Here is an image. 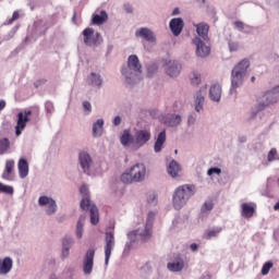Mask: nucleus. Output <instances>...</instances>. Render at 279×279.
Instances as JSON below:
<instances>
[{"instance_id":"f257e3e1","label":"nucleus","mask_w":279,"mask_h":279,"mask_svg":"<svg viewBox=\"0 0 279 279\" xmlns=\"http://www.w3.org/2000/svg\"><path fill=\"white\" fill-rule=\"evenodd\" d=\"M250 69V60H241L231 71V87L229 94L232 97H236V88H241V85L247 77V70Z\"/></svg>"},{"instance_id":"f03ea898","label":"nucleus","mask_w":279,"mask_h":279,"mask_svg":"<svg viewBox=\"0 0 279 279\" xmlns=\"http://www.w3.org/2000/svg\"><path fill=\"white\" fill-rule=\"evenodd\" d=\"M121 73L126 84H136L143 73V65L141 64V60H138V56H129L128 64L122 66Z\"/></svg>"},{"instance_id":"7ed1b4c3","label":"nucleus","mask_w":279,"mask_h":279,"mask_svg":"<svg viewBox=\"0 0 279 279\" xmlns=\"http://www.w3.org/2000/svg\"><path fill=\"white\" fill-rule=\"evenodd\" d=\"M195 193H197V189L194 184H183L178 186L172 194L173 208L175 210H182Z\"/></svg>"},{"instance_id":"20e7f679","label":"nucleus","mask_w":279,"mask_h":279,"mask_svg":"<svg viewBox=\"0 0 279 279\" xmlns=\"http://www.w3.org/2000/svg\"><path fill=\"white\" fill-rule=\"evenodd\" d=\"M80 193L83 195L81 201L82 210H89L90 225L97 226L99 223V209L95 204L90 203V196L88 195V185L83 184L80 187Z\"/></svg>"},{"instance_id":"39448f33","label":"nucleus","mask_w":279,"mask_h":279,"mask_svg":"<svg viewBox=\"0 0 279 279\" xmlns=\"http://www.w3.org/2000/svg\"><path fill=\"white\" fill-rule=\"evenodd\" d=\"M84 44L87 47H99L104 43L101 33L95 32V28L87 27L82 32Z\"/></svg>"},{"instance_id":"423d86ee","label":"nucleus","mask_w":279,"mask_h":279,"mask_svg":"<svg viewBox=\"0 0 279 279\" xmlns=\"http://www.w3.org/2000/svg\"><path fill=\"white\" fill-rule=\"evenodd\" d=\"M279 97V85L275 86L271 90L266 92L263 96L264 101L258 102L256 106V112H253V117H256L258 112L263 111L264 108H267V106L271 104H276L278 101Z\"/></svg>"},{"instance_id":"0eeeda50","label":"nucleus","mask_w":279,"mask_h":279,"mask_svg":"<svg viewBox=\"0 0 279 279\" xmlns=\"http://www.w3.org/2000/svg\"><path fill=\"white\" fill-rule=\"evenodd\" d=\"M38 206L46 207V215H48V217L58 213V204L56 203V199L49 196H40L38 198Z\"/></svg>"},{"instance_id":"6e6552de","label":"nucleus","mask_w":279,"mask_h":279,"mask_svg":"<svg viewBox=\"0 0 279 279\" xmlns=\"http://www.w3.org/2000/svg\"><path fill=\"white\" fill-rule=\"evenodd\" d=\"M114 232L107 231L105 233V265L110 263V256H112V250H114Z\"/></svg>"},{"instance_id":"1a4fd4ad","label":"nucleus","mask_w":279,"mask_h":279,"mask_svg":"<svg viewBox=\"0 0 279 279\" xmlns=\"http://www.w3.org/2000/svg\"><path fill=\"white\" fill-rule=\"evenodd\" d=\"M134 138L136 149H141V147H145V145L151 141V131L147 129L137 130L134 134Z\"/></svg>"},{"instance_id":"9d476101","label":"nucleus","mask_w":279,"mask_h":279,"mask_svg":"<svg viewBox=\"0 0 279 279\" xmlns=\"http://www.w3.org/2000/svg\"><path fill=\"white\" fill-rule=\"evenodd\" d=\"M95 265V248H89L85 253L83 258V274L90 276L93 274V267Z\"/></svg>"},{"instance_id":"9b49d317","label":"nucleus","mask_w":279,"mask_h":279,"mask_svg":"<svg viewBox=\"0 0 279 279\" xmlns=\"http://www.w3.org/2000/svg\"><path fill=\"white\" fill-rule=\"evenodd\" d=\"M129 242L131 243H147V241H149V239H151V235L148 234L146 231H144L143 229H136L133 231H130L126 234Z\"/></svg>"},{"instance_id":"f8f14e48","label":"nucleus","mask_w":279,"mask_h":279,"mask_svg":"<svg viewBox=\"0 0 279 279\" xmlns=\"http://www.w3.org/2000/svg\"><path fill=\"white\" fill-rule=\"evenodd\" d=\"M78 162L83 170V173L90 175V167H93V157L87 151H81L78 154Z\"/></svg>"},{"instance_id":"ddd939ff","label":"nucleus","mask_w":279,"mask_h":279,"mask_svg":"<svg viewBox=\"0 0 279 279\" xmlns=\"http://www.w3.org/2000/svg\"><path fill=\"white\" fill-rule=\"evenodd\" d=\"M29 114H32V110H25L24 112L21 111L17 113V123L15 126L16 136H20L21 132L25 130V126L27 125V121H29Z\"/></svg>"},{"instance_id":"4468645a","label":"nucleus","mask_w":279,"mask_h":279,"mask_svg":"<svg viewBox=\"0 0 279 279\" xmlns=\"http://www.w3.org/2000/svg\"><path fill=\"white\" fill-rule=\"evenodd\" d=\"M165 71L166 74L169 75V77H178L180 75V72L182 71V64L175 60H169L165 64Z\"/></svg>"},{"instance_id":"2eb2a0df","label":"nucleus","mask_w":279,"mask_h":279,"mask_svg":"<svg viewBox=\"0 0 279 279\" xmlns=\"http://www.w3.org/2000/svg\"><path fill=\"white\" fill-rule=\"evenodd\" d=\"M161 123L167 128H178L182 123V116L175 113H167L161 117Z\"/></svg>"},{"instance_id":"dca6fc26","label":"nucleus","mask_w":279,"mask_h":279,"mask_svg":"<svg viewBox=\"0 0 279 279\" xmlns=\"http://www.w3.org/2000/svg\"><path fill=\"white\" fill-rule=\"evenodd\" d=\"M193 44L196 47V56L198 58H207V56H210V47L206 46L202 38L195 37Z\"/></svg>"},{"instance_id":"f3484780","label":"nucleus","mask_w":279,"mask_h":279,"mask_svg":"<svg viewBox=\"0 0 279 279\" xmlns=\"http://www.w3.org/2000/svg\"><path fill=\"white\" fill-rule=\"evenodd\" d=\"M129 171L131 172L134 182H143V180H145V173L147 172L145 165L143 163H136Z\"/></svg>"},{"instance_id":"a211bd4d","label":"nucleus","mask_w":279,"mask_h":279,"mask_svg":"<svg viewBox=\"0 0 279 279\" xmlns=\"http://www.w3.org/2000/svg\"><path fill=\"white\" fill-rule=\"evenodd\" d=\"M184 266H185L184 257L179 254L174 257L173 262H170L167 264V269L175 274L178 271H182V269H184Z\"/></svg>"},{"instance_id":"6ab92c4d","label":"nucleus","mask_w":279,"mask_h":279,"mask_svg":"<svg viewBox=\"0 0 279 279\" xmlns=\"http://www.w3.org/2000/svg\"><path fill=\"white\" fill-rule=\"evenodd\" d=\"M87 84L93 88L99 89L104 86V77L99 73L90 72L89 75L87 76Z\"/></svg>"},{"instance_id":"aec40b11","label":"nucleus","mask_w":279,"mask_h":279,"mask_svg":"<svg viewBox=\"0 0 279 279\" xmlns=\"http://www.w3.org/2000/svg\"><path fill=\"white\" fill-rule=\"evenodd\" d=\"M2 180H7L8 182H12L14 180V160L8 159L5 161L4 170L1 175Z\"/></svg>"},{"instance_id":"412c9836","label":"nucleus","mask_w":279,"mask_h":279,"mask_svg":"<svg viewBox=\"0 0 279 279\" xmlns=\"http://www.w3.org/2000/svg\"><path fill=\"white\" fill-rule=\"evenodd\" d=\"M47 29H49L47 23L43 20H38L33 25V36H35V38H40V36L47 34Z\"/></svg>"},{"instance_id":"4be33fe9","label":"nucleus","mask_w":279,"mask_h":279,"mask_svg":"<svg viewBox=\"0 0 279 279\" xmlns=\"http://www.w3.org/2000/svg\"><path fill=\"white\" fill-rule=\"evenodd\" d=\"M169 27L173 36H179L182 34V29H184V20L182 17H174L170 21Z\"/></svg>"},{"instance_id":"5701e85b","label":"nucleus","mask_w":279,"mask_h":279,"mask_svg":"<svg viewBox=\"0 0 279 279\" xmlns=\"http://www.w3.org/2000/svg\"><path fill=\"white\" fill-rule=\"evenodd\" d=\"M135 36L137 38H144V40H147V43H156V35L147 27L137 29L135 32Z\"/></svg>"},{"instance_id":"b1692460","label":"nucleus","mask_w":279,"mask_h":279,"mask_svg":"<svg viewBox=\"0 0 279 279\" xmlns=\"http://www.w3.org/2000/svg\"><path fill=\"white\" fill-rule=\"evenodd\" d=\"M13 265L14 262L12 260V257H4L3 259H0V276H8V274L12 271Z\"/></svg>"},{"instance_id":"393cba45","label":"nucleus","mask_w":279,"mask_h":279,"mask_svg":"<svg viewBox=\"0 0 279 279\" xmlns=\"http://www.w3.org/2000/svg\"><path fill=\"white\" fill-rule=\"evenodd\" d=\"M197 35L202 40H205V43H208L210 38H208V32L210 29V26L204 22L195 24Z\"/></svg>"},{"instance_id":"a878e982","label":"nucleus","mask_w":279,"mask_h":279,"mask_svg":"<svg viewBox=\"0 0 279 279\" xmlns=\"http://www.w3.org/2000/svg\"><path fill=\"white\" fill-rule=\"evenodd\" d=\"M165 143H167V130L161 131L154 145L155 154H160L162 151V147H165Z\"/></svg>"},{"instance_id":"bb28decb","label":"nucleus","mask_w":279,"mask_h":279,"mask_svg":"<svg viewBox=\"0 0 279 279\" xmlns=\"http://www.w3.org/2000/svg\"><path fill=\"white\" fill-rule=\"evenodd\" d=\"M209 99H211V101H216L217 104L221 101V85L219 83H215L210 86Z\"/></svg>"},{"instance_id":"cd10ccee","label":"nucleus","mask_w":279,"mask_h":279,"mask_svg":"<svg viewBox=\"0 0 279 279\" xmlns=\"http://www.w3.org/2000/svg\"><path fill=\"white\" fill-rule=\"evenodd\" d=\"M180 171H182V166L174 159H172L167 166V172L170 178H178L180 175Z\"/></svg>"},{"instance_id":"c85d7f7f","label":"nucleus","mask_w":279,"mask_h":279,"mask_svg":"<svg viewBox=\"0 0 279 279\" xmlns=\"http://www.w3.org/2000/svg\"><path fill=\"white\" fill-rule=\"evenodd\" d=\"M73 243H75V241H73V238H71V236L63 238L62 253H61L62 258H69V254L71 252V247H72Z\"/></svg>"},{"instance_id":"c756f323","label":"nucleus","mask_w":279,"mask_h":279,"mask_svg":"<svg viewBox=\"0 0 279 279\" xmlns=\"http://www.w3.org/2000/svg\"><path fill=\"white\" fill-rule=\"evenodd\" d=\"M19 175L22 180H25L26 175H29V163L26 159L21 158L17 163Z\"/></svg>"},{"instance_id":"7c9ffc66","label":"nucleus","mask_w":279,"mask_h":279,"mask_svg":"<svg viewBox=\"0 0 279 279\" xmlns=\"http://www.w3.org/2000/svg\"><path fill=\"white\" fill-rule=\"evenodd\" d=\"M156 219V213L149 211L146 218V223L143 228L150 236L154 234V221Z\"/></svg>"},{"instance_id":"2f4dec72","label":"nucleus","mask_w":279,"mask_h":279,"mask_svg":"<svg viewBox=\"0 0 279 279\" xmlns=\"http://www.w3.org/2000/svg\"><path fill=\"white\" fill-rule=\"evenodd\" d=\"M242 208V217L245 219H251V217H254V213H256V209L252 203H244L241 205Z\"/></svg>"},{"instance_id":"473e14b6","label":"nucleus","mask_w":279,"mask_h":279,"mask_svg":"<svg viewBox=\"0 0 279 279\" xmlns=\"http://www.w3.org/2000/svg\"><path fill=\"white\" fill-rule=\"evenodd\" d=\"M120 143L124 147H130V145H133L135 143V138L132 133H130V130L123 131L122 135L120 136Z\"/></svg>"},{"instance_id":"72a5a7b5","label":"nucleus","mask_w":279,"mask_h":279,"mask_svg":"<svg viewBox=\"0 0 279 279\" xmlns=\"http://www.w3.org/2000/svg\"><path fill=\"white\" fill-rule=\"evenodd\" d=\"M93 136L94 138H100L104 134V119H98L96 122L93 123Z\"/></svg>"},{"instance_id":"f704fd0d","label":"nucleus","mask_w":279,"mask_h":279,"mask_svg":"<svg viewBox=\"0 0 279 279\" xmlns=\"http://www.w3.org/2000/svg\"><path fill=\"white\" fill-rule=\"evenodd\" d=\"M108 21V13L106 11H100V14L92 15L93 25H104Z\"/></svg>"},{"instance_id":"c9c22d12","label":"nucleus","mask_w":279,"mask_h":279,"mask_svg":"<svg viewBox=\"0 0 279 279\" xmlns=\"http://www.w3.org/2000/svg\"><path fill=\"white\" fill-rule=\"evenodd\" d=\"M204 95L202 94V90L196 92L195 95V110L196 112H201L204 110Z\"/></svg>"},{"instance_id":"e433bc0d","label":"nucleus","mask_w":279,"mask_h":279,"mask_svg":"<svg viewBox=\"0 0 279 279\" xmlns=\"http://www.w3.org/2000/svg\"><path fill=\"white\" fill-rule=\"evenodd\" d=\"M158 73V63L151 62L146 66V77H154Z\"/></svg>"},{"instance_id":"4c0bfd02","label":"nucleus","mask_w":279,"mask_h":279,"mask_svg":"<svg viewBox=\"0 0 279 279\" xmlns=\"http://www.w3.org/2000/svg\"><path fill=\"white\" fill-rule=\"evenodd\" d=\"M213 208H215V204L213 203V201H206L201 208L202 217L208 215L210 210H213Z\"/></svg>"},{"instance_id":"58836bf2","label":"nucleus","mask_w":279,"mask_h":279,"mask_svg":"<svg viewBox=\"0 0 279 279\" xmlns=\"http://www.w3.org/2000/svg\"><path fill=\"white\" fill-rule=\"evenodd\" d=\"M8 149H10V140L8 137H3L0 140V156L8 154Z\"/></svg>"},{"instance_id":"ea45409f","label":"nucleus","mask_w":279,"mask_h":279,"mask_svg":"<svg viewBox=\"0 0 279 279\" xmlns=\"http://www.w3.org/2000/svg\"><path fill=\"white\" fill-rule=\"evenodd\" d=\"M83 234H84V216H81L76 223V238L82 239Z\"/></svg>"},{"instance_id":"a19ab883","label":"nucleus","mask_w":279,"mask_h":279,"mask_svg":"<svg viewBox=\"0 0 279 279\" xmlns=\"http://www.w3.org/2000/svg\"><path fill=\"white\" fill-rule=\"evenodd\" d=\"M222 230L221 227H215L206 232L205 239H215L216 236H219Z\"/></svg>"},{"instance_id":"79ce46f5","label":"nucleus","mask_w":279,"mask_h":279,"mask_svg":"<svg viewBox=\"0 0 279 279\" xmlns=\"http://www.w3.org/2000/svg\"><path fill=\"white\" fill-rule=\"evenodd\" d=\"M268 162H275V160H279L278 149L271 148L267 154Z\"/></svg>"},{"instance_id":"37998d69","label":"nucleus","mask_w":279,"mask_h":279,"mask_svg":"<svg viewBox=\"0 0 279 279\" xmlns=\"http://www.w3.org/2000/svg\"><path fill=\"white\" fill-rule=\"evenodd\" d=\"M0 193H4V195H14V187L0 182Z\"/></svg>"},{"instance_id":"c03bdc74","label":"nucleus","mask_w":279,"mask_h":279,"mask_svg":"<svg viewBox=\"0 0 279 279\" xmlns=\"http://www.w3.org/2000/svg\"><path fill=\"white\" fill-rule=\"evenodd\" d=\"M121 182H123V184H131V182H134V177H132V172L130 170L129 172L121 174Z\"/></svg>"},{"instance_id":"a18cd8bd","label":"nucleus","mask_w":279,"mask_h":279,"mask_svg":"<svg viewBox=\"0 0 279 279\" xmlns=\"http://www.w3.org/2000/svg\"><path fill=\"white\" fill-rule=\"evenodd\" d=\"M54 111H56V107H53V104L51 102V100H47L45 102V112L47 117H51V114H53Z\"/></svg>"},{"instance_id":"49530a36","label":"nucleus","mask_w":279,"mask_h":279,"mask_svg":"<svg viewBox=\"0 0 279 279\" xmlns=\"http://www.w3.org/2000/svg\"><path fill=\"white\" fill-rule=\"evenodd\" d=\"M147 204L149 206H156L158 204V196L156 193H149L147 196Z\"/></svg>"},{"instance_id":"de8ad7c7","label":"nucleus","mask_w":279,"mask_h":279,"mask_svg":"<svg viewBox=\"0 0 279 279\" xmlns=\"http://www.w3.org/2000/svg\"><path fill=\"white\" fill-rule=\"evenodd\" d=\"M271 267H274V263L271 260L266 262L262 267V276H267L271 271Z\"/></svg>"},{"instance_id":"09e8293b","label":"nucleus","mask_w":279,"mask_h":279,"mask_svg":"<svg viewBox=\"0 0 279 279\" xmlns=\"http://www.w3.org/2000/svg\"><path fill=\"white\" fill-rule=\"evenodd\" d=\"M191 82L194 86H199L202 83V75H199V73H194Z\"/></svg>"},{"instance_id":"8fccbe9b","label":"nucleus","mask_w":279,"mask_h":279,"mask_svg":"<svg viewBox=\"0 0 279 279\" xmlns=\"http://www.w3.org/2000/svg\"><path fill=\"white\" fill-rule=\"evenodd\" d=\"M221 175V168L211 167L207 170V175Z\"/></svg>"},{"instance_id":"3c124183","label":"nucleus","mask_w":279,"mask_h":279,"mask_svg":"<svg viewBox=\"0 0 279 279\" xmlns=\"http://www.w3.org/2000/svg\"><path fill=\"white\" fill-rule=\"evenodd\" d=\"M83 109L86 114H90L93 112V105L88 100L83 101Z\"/></svg>"},{"instance_id":"603ef678","label":"nucleus","mask_w":279,"mask_h":279,"mask_svg":"<svg viewBox=\"0 0 279 279\" xmlns=\"http://www.w3.org/2000/svg\"><path fill=\"white\" fill-rule=\"evenodd\" d=\"M134 243L133 242H126L125 245H124V250H123V256H129L130 255V252H132V245Z\"/></svg>"},{"instance_id":"864d4df0","label":"nucleus","mask_w":279,"mask_h":279,"mask_svg":"<svg viewBox=\"0 0 279 279\" xmlns=\"http://www.w3.org/2000/svg\"><path fill=\"white\" fill-rule=\"evenodd\" d=\"M235 27L240 29V32H243V28L251 29L250 25H245L242 21H235L234 22Z\"/></svg>"},{"instance_id":"5fc2aeb1","label":"nucleus","mask_w":279,"mask_h":279,"mask_svg":"<svg viewBox=\"0 0 279 279\" xmlns=\"http://www.w3.org/2000/svg\"><path fill=\"white\" fill-rule=\"evenodd\" d=\"M229 50L232 51H239V43L236 41H229Z\"/></svg>"},{"instance_id":"6e6d98bb","label":"nucleus","mask_w":279,"mask_h":279,"mask_svg":"<svg viewBox=\"0 0 279 279\" xmlns=\"http://www.w3.org/2000/svg\"><path fill=\"white\" fill-rule=\"evenodd\" d=\"M197 121V116L190 114L187 117V125H195V122Z\"/></svg>"},{"instance_id":"4d7b16f0","label":"nucleus","mask_w":279,"mask_h":279,"mask_svg":"<svg viewBox=\"0 0 279 279\" xmlns=\"http://www.w3.org/2000/svg\"><path fill=\"white\" fill-rule=\"evenodd\" d=\"M19 16H20L19 11H14L12 14V17L8 21V25H12V23H14V21H16Z\"/></svg>"},{"instance_id":"13d9d810","label":"nucleus","mask_w":279,"mask_h":279,"mask_svg":"<svg viewBox=\"0 0 279 279\" xmlns=\"http://www.w3.org/2000/svg\"><path fill=\"white\" fill-rule=\"evenodd\" d=\"M43 84H47V80H45V78L37 80L34 83V86H35V88H40V86H43Z\"/></svg>"},{"instance_id":"bf43d9fd","label":"nucleus","mask_w":279,"mask_h":279,"mask_svg":"<svg viewBox=\"0 0 279 279\" xmlns=\"http://www.w3.org/2000/svg\"><path fill=\"white\" fill-rule=\"evenodd\" d=\"M270 193H271V186L269 185V181H267L266 190L262 193V195L269 197Z\"/></svg>"},{"instance_id":"052dcab7","label":"nucleus","mask_w":279,"mask_h":279,"mask_svg":"<svg viewBox=\"0 0 279 279\" xmlns=\"http://www.w3.org/2000/svg\"><path fill=\"white\" fill-rule=\"evenodd\" d=\"M190 250H191V252H197V251L199 250V244H197V243H192V244L190 245Z\"/></svg>"},{"instance_id":"680f3d73","label":"nucleus","mask_w":279,"mask_h":279,"mask_svg":"<svg viewBox=\"0 0 279 279\" xmlns=\"http://www.w3.org/2000/svg\"><path fill=\"white\" fill-rule=\"evenodd\" d=\"M124 10L128 14H132L134 12V9H132V5L124 4Z\"/></svg>"},{"instance_id":"e2e57ef3","label":"nucleus","mask_w":279,"mask_h":279,"mask_svg":"<svg viewBox=\"0 0 279 279\" xmlns=\"http://www.w3.org/2000/svg\"><path fill=\"white\" fill-rule=\"evenodd\" d=\"M113 125H121V118L119 116H117L114 119H113Z\"/></svg>"},{"instance_id":"0e129e2a","label":"nucleus","mask_w":279,"mask_h":279,"mask_svg":"<svg viewBox=\"0 0 279 279\" xmlns=\"http://www.w3.org/2000/svg\"><path fill=\"white\" fill-rule=\"evenodd\" d=\"M178 14H180V9L179 8H174L172 11V16H178Z\"/></svg>"},{"instance_id":"69168bd1","label":"nucleus","mask_w":279,"mask_h":279,"mask_svg":"<svg viewBox=\"0 0 279 279\" xmlns=\"http://www.w3.org/2000/svg\"><path fill=\"white\" fill-rule=\"evenodd\" d=\"M201 279H210V274L208 272L203 274Z\"/></svg>"},{"instance_id":"338daca9","label":"nucleus","mask_w":279,"mask_h":279,"mask_svg":"<svg viewBox=\"0 0 279 279\" xmlns=\"http://www.w3.org/2000/svg\"><path fill=\"white\" fill-rule=\"evenodd\" d=\"M5 108V100H0V112Z\"/></svg>"},{"instance_id":"774afa93","label":"nucleus","mask_w":279,"mask_h":279,"mask_svg":"<svg viewBox=\"0 0 279 279\" xmlns=\"http://www.w3.org/2000/svg\"><path fill=\"white\" fill-rule=\"evenodd\" d=\"M239 141H240L241 143H246V142H247V137H245V136H240V137H239Z\"/></svg>"}]
</instances>
